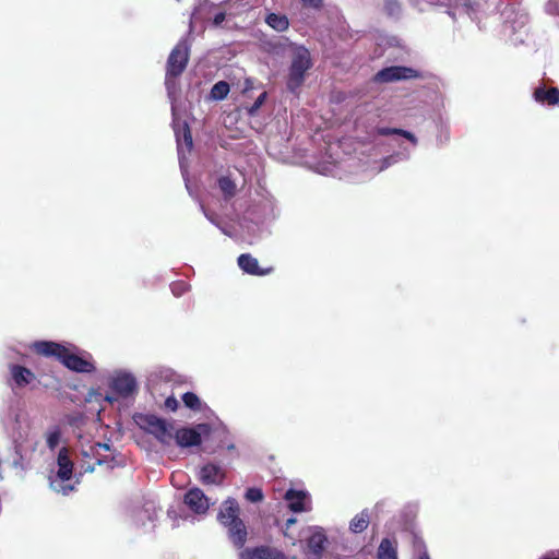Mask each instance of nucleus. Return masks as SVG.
<instances>
[{"label":"nucleus","mask_w":559,"mask_h":559,"mask_svg":"<svg viewBox=\"0 0 559 559\" xmlns=\"http://www.w3.org/2000/svg\"><path fill=\"white\" fill-rule=\"evenodd\" d=\"M548 9H549V11H555L556 13L559 14V1L558 0L549 1Z\"/></svg>","instance_id":"35"},{"label":"nucleus","mask_w":559,"mask_h":559,"mask_svg":"<svg viewBox=\"0 0 559 559\" xmlns=\"http://www.w3.org/2000/svg\"><path fill=\"white\" fill-rule=\"evenodd\" d=\"M205 427H206V425H199V426H198V429H203V428H205Z\"/></svg>","instance_id":"41"},{"label":"nucleus","mask_w":559,"mask_h":559,"mask_svg":"<svg viewBox=\"0 0 559 559\" xmlns=\"http://www.w3.org/2000/svg\"><path fill=\"white\" fill-rule=\"evenodd\" d=\"M424 74L413 68L405 66H392L380 70L374 75V81L379 83H389L401 80L423 79Z\"/></svg>","instance_id":"8"},{"label":"nucleus","mask_w":559,"mask_h":559,"mask_svg":"<svg viewBox=\"0 0 559 559\" xmlns=\"http://www.w3.org/2000/svg\"><path fill=\"white\" fill-rule=\"evenodd\" d=\"M97 463L100 465V464H103V463H104V461H103V460H100V459H97Z\"/></svg>","instance_id":"42"},{"label":"nucleus","mask_w":559,"mask_h":559,"mask_svg":"<svg viewBox=\"0 0 559 559\" xmlns=\"http://www.w3.org/2000/svg\"><path fill=\"white\" fill-rule=\"evenodd\" d=\"M164 406L167 411L175 412L177 411L179 403L175 396H168L165 400Z\"/></svg>","instance_id":"30"},{"label":"nucleus","mask_w":559,"mask_h":559,"mask_svg":"<svg viewBox=\"0 0 559 559\" xmlns=\"http://www.w3.org/2000/svg\"><path fill=\"white\" fill-rule=\"evenodd\" d=\"M418 559H430V557H429V555H428L427 550H424V551L420 554V556H419V558H418Z\"/></svg>","instance_id":"37"},{"label":"nucleus","mask_w":559,"mask_h":559,"mask_svg":"<svg viewBox=\"0 0 559 559\" xmlns=\"http://www.w3.org/2000/svg\"><path fill=\"white\" fill-rule=\"evenodd\" d=\"M542 559H559V557H544Z\"/></svg>","instance_id":"40"},{"label":"nucleus","mask_w":559,"mask_h":559,"mask_svg":"<svg viewBox=\"0 0 559 559\" xmlns=\"http://www.w3.org/2000/svg\"><path fill=\"white\" fill-rule=\"evenodd\" d=\"M57 464L58 472L56 478L50 480V487L56 492L68 495L74 489V487L71 485H64L66 481H69L72 478L73 462L71 461L69 450L66 447L60 449L57 457Z\"/></svg>","instance_id":"6"},{"label":"nucleus","mask_w":559,"mask_h":559,"mask_svg":"<svg viewBox=\"0 0 559 559\" xmlns=\"http://www.w3.org/2000/svg\"><path fill=\"white\" fill-rule=\"evenodd\" d=\"M312 67L310 51L304 47H297L292 57L286 85L290 92H296L305 82L307 71Z\"/></svg>","instance_id":"3"},{"label":"nucleus","mask_w":559,"mask_h":559,"mask_svg":"<svg viewBox=\"0 0 559 559\" xmlns=\"http://www.w3.org/2000/svg\"><path fill=\"white\" fill-rule=\"evenodd\" d=\"M9 369L11 379L17 388H25L36 379L35 373L24 366L10 365Z\"/></svg>","instance_id":"14"},{"label":"nucleus","mask_w":559,"mask_h":559,"mask_svg":"<svg viewBox=\"0 0 559 559\" xmlns=\"http://www.w3.org/2000/svg\"><path fill=\"white\" fill-rule=\"evenodd\" d=\"M110 390L120 397H128L136 391V380L130 373H118L110 381Z\"/></svg>","instance_id":"9"},{"label":"nucleus","mask_w":559,"mask_h":559,"mask_svg":"<svg viewBox=\"0 0 559 559\" xmlns=\"http://www.w3.org/2000/svg\"><path fill=\"white\" fill-rule=\"evenodd\" d=\"M225 13L224 12H218L214 15V19H213V24L214 25H221L224 21H225Z\"/></svg>","instance_id":"34"},{"label":"nucleus","mask_w":559,"mask_h":559,"mask_svg":"<svg viewBox=\"0 0 559 559\" xmlns=\"http://www.w3.org/2000/svg\"><path fill=\"white\" fill-rule=\"evenodd\" d=\"M239 267L247 274L263 276L273 272V267H260L258 260L250 253H242L237 259Z\"/></svg>","instance_id":"13"},{"label":"nucleus","mask_w":559,"mask_h":559,"mask_svg":"<svg viewBox=\"0 0 559 559\" xmlns=\"http://www.w3.org/2000/svg\"><path fill=\"white\" fill-rule=\"evenodd\" d=\"M246 499L251 502H259L263 500V492L260 488H249L245 495Z\"/></svg>","instance_id":"27"},{"label":"nucleus","mask_w":559,"mask_h":559,"mask_svg":"<svg viewBox=\"0 0 559 559\" xmlns=\"http://www.w3.org/2000/svg\"><path fill=\"white\" fill-rule=\"evenodd\" d=\"M138 424L143 430L153 435L162 444L168 445L174 439V425L156 415H139Z\"/></svg>","instance_id":"4"},{"label":"nucleus","mask_w":559,"mask_h":559,"mask_svg":"<svg viewBox=\"0 0 559 559\" xmlns=\"http://www.w3.org/2000/svg\"><path fill=\"white\" fill-rule=\"evenodd\" d=\"M190 47L187 40H180L170 51L167 59L166 78H178L186 70L189 61Z\"/></svg>","instance_id":"7"},{"label":"nucleus","mask_w":559,"mask_h":559,"mask_svg":"<svg viewBox=\"0 0 559 559\" xmlns=\"http://www.w3.org/2000/svg\"><path fill=\"white\" fill-rule=\"evenodd\" d=\"M369 524V516L366 512H360L356 514L354 519L350 521L349 530L354 533H362Z\"/></svg>","instance_id":"21"},{"label":"nucleus","mask_w":559,"mask_h":559,"mask_svg":"<svg viewBox=\"0 0 559 559\" xmlns=\"http://www.w3.org/2000/svg\"><path fill=\"white\" fill-rule=\"evenodd\" d=\"M181 400L185 406L191 411L200 412L202 409V402L199 396L193 392H186Z\"/></svg>","instance_id":"23"},{"label":"nucleus","mask_w":559,"mask_h":559,"mask_svg":"<svg viewBox=\"0 0 559 559\" xmlns=\"http://www.w3.org/2000/svg\"><path fill=\"white\" fill-rule=\"evenodd\" d=\"M224 478V472L215 464H206L200 471V480L204 485H221Z\"/></svg>","instance_id":"15"},{"label":"nucleus","mask_w":559,"mask_h":559,"mask_svg":"<svg viewBox=\"0 0 559 559\" xmlns=\"http://www.w3.org/2000/svg\"><path fill=\"white\" fill-rule=\"evenodd\" d=\"M534 98L536 102L547 104L549 106L559 105V88L539 86L534 91Z\"/></svg>","instance_id":"16"},{"label":"nucleus","mask_w":559,"mask_h":559,"mask_svg":"<svg viewBox=\"0 0 559 559\" xmlns=\"http://www.w3.org/2000/svg\"><path fill=\"white\" fill-rule=\"evenodd\" d=\"M47 445L49 449L53 450L60 441V431L58 429L50 431L47 436Z\"/></svg>","instance_id":"28"},{"label":"nucleus","mask_w":559,"mask_h":559,"mask_svg":"<svg viewBox=\"0 0 559 559\" xmlns=\"http://www.w3.org/2000/svg\"><path fill=\"white\" fill-rule=\"evenodd\" d=\"M265 99H266V92H263L259 95V97L254 100V103L248 108V114L251 116L254 115L260 109V107L263 105Z\"/></svg>","instance_id":"29"},{"label":"nucleus","mask_w":559,"mask_h":559,"mask_svg":"<svg viewBox=\"0 0 559 559\" xmlns=\"http://www.w3.org/2000/svg\"><path fill=\"white\" fill-rule=\"evenodd\" d=\"M138 424L143 430L153 435L162 444L168 445L174 439V425L156 415H139Z\"/></svg>","instance_id":"5"},{"label":"nucleus","mask_w":559,"mask_h":559,"mask_svg":"<svg viewBox=\"0 0 559 559\" xmlns=\"http://www.w3.org/2000/svg\"><path fill=\"white\" fill-rule=\"evenodd\" d=\"M219 190L222 191L225 200H230L236 195L237 187L234 180L228 176H222L217 180Z\"/></svg>","instance_id":"18"},{"label":"nucleus","mask_w":559,"mask_h":559,"mask_svg":"<svg viewBox=\"0 0 559 559\" xmlns=\"http://www.w3.org/2000/svg\"><path fill=\"white\" fill-rule=\"evenodd\" d=\"M285 500L288 502V508L294 512H302L305 510L306 493L289 489L285 492Z\"/></svg>","instance_id":"17"},{"label":"nucleus","mask_w":559,"mask_h":559,"mask_svg":"<svg viewBox=\"0 0 559 559\" xmlns=\"http://www.w3.org/2000/svg\"><path fill=\"white\" fill-rule=\"evenodd\" d=\"M384 11L391 16L396 15L401 11V4L397 0H385Z\"/></svg>","instance_id":"26"},{"label":"nucleus","mask_w":559,"mask_h":559,"mask_svg":"<svg viewBox=\"0 0 559 559\" xmlns=\"http://www.w3.org/2000/svg\"><path fill=\"white\" fill-rule=\"evenodd\" d=\"M239 559H284V554L270 546H258L243 548L239 554Z\"/></svg>","instance_id":"11"},{"label":"nucleus","mask_w":559,"mask_h":559,"mask_svg":"<svg viewBox=\"0 0 559 559\" xmlns=\"http://www.w3.org/2000/svg\"><path fill=\"white\" fill-rule=\"evenodd\" d=\"M174 431V439L181 448L197 447L202 442L201 433L195 428L182 427Z\"/></svg>","instance_id":"12"},{"label":"nucleus","mask_w":559,"mask_h":559,"mask_svg":"<svg viewBox=\"0 0 559 559\" xmlns=\"http://www.w3.org/2000/svg\"><path fill=\"white\" fill-rule=\"evenodd\" d=\"M182 285H183L182 283H179V284L174 285V287H173L174 293H175V294H178V293L176 292V288H177V290H180V287H177V286H182Z\"/></svg>","instance_id":"39"},{"label":"nucleus","mask_w":559,"mask_h":559,"mask_svg":"<svg viewBox=\"0 0 559 559\" xmlns=\"http://www.w3.org/2000/svg\"><path fill=\"white\" fill-rule=\"evenodd\" d=\"M176 136H177L178 144L183 142L188 150L192 148V146H193L192 134H191L189 124L187 122H183L181 128L176 130Z\"/></svg>","instance_id":"22"},{"label":"nucleus","mask_w":559,"mask_h":559,"mask_svg":"<svg viewBox=\"0 0 559 559\" xmlns=\"http://www.w3.org/2000/svg\"><path fill=\"white\" fill-rule=\"evenodd\" d=\"M229 90V84L227 82L219 81L213 85L211 96L217 100L224 99L228 95Z\"/></svg>","instance_id":"24"},{"label":"nucleus","mask_w":559,"mask_h":559,"mask_svg":"<svg viewBox=\"0 0 559 559\" xmlns=\"http://www.w3.org/2000/svg\"><path fill=\"white\" fill-rule=\"evenodd\" d=\"M239 515L240 508L237 501L228 498L222 503L217 520L227 528L228 538L231 544L236 548L242 549L248 538V531Z\"/></svg>","instance_id":"2"},{"label":"nucleus","mask_w":559,"mask_h":559,"mask_svg":"<svg viewBox=\"0 0 559 559\" xmlns=\"http://www.w3.org/2000/svg\"><path fill=\"white\" fill-rule=\"evenodd\" d=\"M378 559H397L396 548L389 538L381 540L378 548Z\"/></svg>","instance_id":"20"},{"label":"nucleus","mask_w":559,"mask_h":559,"mask_svg":"<svg viewBox=\"0 0 559 559\" xmlns=\"http://www.w3.org/2000/svg\"><path fill=\"white\" fill-rule=\"evenodd\" d=\"M97 447H98L99 449L105 450V451H109V445H108V444H106V443H97Z\"/></svg>","instance_id":"36"},{"label":"nucleus","mask_w":559,"mask_h":559,"mask_svg":"<svg viewBox=\"0 0 559 559\" xmlns=\"http://www.w3.org/2000/svg\"><path fill=\"white\" fill-rule=\"evenodd\" d=\"M34 353L44 357H53L66 368L79 373H92L96 370L91 354L86 357L72 353L70 348L52 341H37L31 346Z\"/></svg>","instance_id":"1"},{"label":"nucleus","mask_w":559,"mask_h":559,"mask_svg":"<svg viewBox=\"0 0 559 559\" xmlns=\"http://www.w3.org/2000/svg\"><path fill=\"white\" fill-rule=\"evenodd\" d=\"M305 7L319 9L322 7V0H300Z\"/></svg>","instance_id":"32"},{"label":"nucleus","mask_w":559,"mask_h":559,"mask_svg":"<svg viewBox=\"0 0 559 559\" xmlns=\"http://www.w3.org/2000/svg\"><path fill=\"white\" fill-rule=\"evenodd\" d=\"M185 503L197 514H204L210 508L209 498L200 488H192L185 495Z\"/></svg>","instance_id":"10"},{"label":"nucleus","mask_w":559,"mask_h":559,"mask_svg":"<svg viewBox=\"0 0 559 559\" xmlns=\"http://www.w3.org/2000/svg\"><path fill=\"white\" fill-rule=\"evenodd\" d=\"M325 540H326V538L324 535L314 534L309 538L308 545L314 554H320L324 549Z\"/></svg>","instance_id":"25"},{"label":"nucleus","mask_w":559,"mask_h":559,"mask_svg":"<svg viewBox=\"0 0 559 559\" xmlns=\"http://www.w3.org/2000/svg\"><path fill=\"white\" fill-rule=\"evenodd\" d=\"M397 134L399 135H402L403 138L407 139L408 141H411L413 144H416L417 143V139L416 136L409 132V131H406V130H403V129H399L397 130Z\"/></svg>","instance_id":"31"},{"label":"nucleus","mask_w":559,"mask_h":559,"mask_svg":"<svg viewBox=\"0 0 559 559\" xmlns=\"http://www.w3.org/2000/svg\"><path fill=\"white\" fill-rule=\"evenodd\" d=\"M182 285H183L182 283H179V284L174 285V287H173L174 293H175V294H178V293L176 292V288H177V290H180V287H177V286H182Z\"/></svg>","instance_id":"38"},{"label":"nucleus","mask_w":559,"mask_h":559,"mask_svg":"<svg viewBox=\"0 0 559 559\" xmlns=\"http://www.w3.org/2000/svg\"><path fill=\"white\" fill-rule=\"evenodd\" d=\"M397 128H379L378 134L379 135H392L397 134Z\"/></svg>","instance_id":"33"},{"label":"nucleus","mask_w":559,"mask_h":559,"mask_svg":"<svg viewBox=\"0 0 559 559\" xmlns=\"http://www.w3.org/2000/svg\"><path fill=\"white\" fill-rule=\"evenodd\" d=\"M266 24L277 32H284L289 26V21L286 15L270 13L265 19Z\"/></svg>","instance_id":"19"}]
</instances>
